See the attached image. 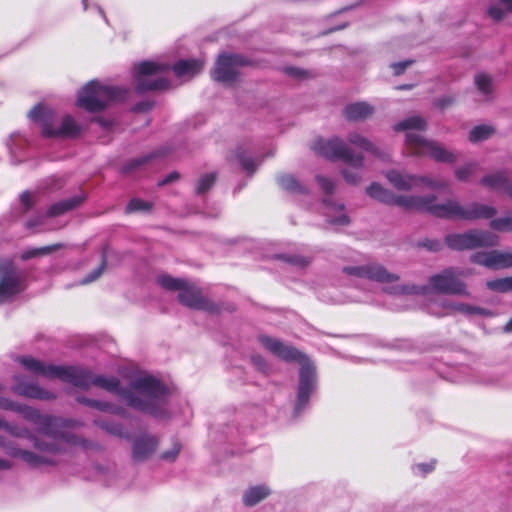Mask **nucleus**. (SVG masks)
I'll use <instances>...</instances> for the list:
<instances>
[{
  "label": "nucleus",
  "instance_id": "1",
  "mask_svg": "<svg viewBox=\"0 0 512 512\" xmlns=\"http://www.w3.org/2000/svg\"><path fill=\"white\" fill-rule=\"evenodd\" d=\"M19 361L36 375L59 378L83 389L94 385L108 392H116L130 407L153 415L160 414L166 401L167 389L151 376H139L128 389H119V381L115 377L95 375L83 368L46 365L32 357H22Z\"/></svg>",
  "mask_w": 512,
  "mask_h": 512
},
{
  "label": "nucleus",
  "instance_id": "2",
  "mask_svg": "<svg viewBox=\"0 0 512 512\" xmlns=\"http://www.w3.org/2000/svg\"><path fill=\"white\" fill-rule=\"evenodd\" d=\"M258 339L261 345L276 357L287 362L297 361L301 365L297 400L294 407L295 415H299L316 388L315 366L306 355L292 345L267 335H260Z\"/></svg>",
  "mask_w": 512,
  "mask_h": 512
},
{
  "label": "nucleus",
  "instance_id": "3",
  "mask_svg": "<svg viewBox=\"0 0 512 512\" xmlns=\"http://www.w3.org/2000/svg\"><path fill=\"white\" fill-rule=\"evenodd\" d=\"M0 428L14 437L27 438L33 442V451L14 447L8 449V454L11 457L22 460L32 468L57 465L60 456L64 454V448L58 442L48 441L39 436H34L26 428H18L2 419H0Z\"/></svg>",
  "mask_w": 512,
  "mask_h": 512
},
{
  "label": "nucleus",
  "instance_id": "4",
  "mask_svg": "<svg viewBox=\"0 0 512 512\" xmlns=\"http://www.w3.org/2000/svg\"><path fill=\"white\" fill-rule=\"evenodd\" d=\"M427 129V122L421 116L406 118L394 126L395 131H405V143L411 154L430 157L436 162L453 164L459 154L447 149L441 143L419 134Z\"/></svg>",
  "mask_w": 512,
  "mask_h": 512
},
{
  "label": "nucleus",
  "instance_id": "5",
  "mask_svg": "<svg viewBox=\"0 0 512 512\" xmlns=\"http://www.w3.org/2000/svg\"><path fill=\"white\" fill-rule=\"evenodd\" d=\"M469 274L468 270H456L448 268L438 274L432 275L426 285L413 283L396 284L385 288V292L391 295H427L438 293L446 295L470 296L466 283L462 280Z\"/></svg>",
  "mask_w": 512,
  "mask_h": 512
},
{
  "label": "nucleus",
  "instance_id": "6",
  "mask_svg": "<svg viewBox=\"0 0 512 512\" xmlns=\"http://www.w3.org/2000/svg\"><path fill=\"white\" fill-rule=\"evenodd\" d=\"M0 409L10 410L20 413L23 418L38 427V432L42 435L40 438L58 442L63 448L66 445H76L79 439L70 433L59 431L64 426V421L50 415L41 414L39 410L19 404L8 398L0 397ZM66 449H64V452Z\"/></svg>",
  "mask_w": 512,
  "mask_h": 512
},
{
  "label": "nucleus",
  "instance_id": "7",
  "mask_svg": "<svg viewBox=\"0 0 512 512\" xmlns=\"http://www.w3.org/2000/svg\"><path fill=\"white\" fill-rule=\"evenodd\" d=\"M313 149L327 158L344 161L348 165L342 169V175L346 182L353 185L359 183L364 157L362 154H355L344 140L339 137L329 140L321 139L314 143Z\"/></svg>",
  "mask_w": 512,
  "mask_h": 512
},
{
  "label": "nucleus",
  "instance_id": "8",
  "mask_svg": "<svg viewBox=\"0 0 512 512\" xmlns=\"http://www.w3.org/2000/svg\"><path fill=\"white\" fill-rule=\"evenodd\" d=\"M433 200L427 206V212L433 216L456 220L489 219L496 215L497 210L489 205L471 203L462 206L457 200L447 199L442 203L437 202V197L429 195Z\"/></svg>",
  "mask_w": 512,
  "mask_h": 512
},
{
  "label": "nucleus",
  "instance_id": "9",
  "mask_svg": "<svg viewBox=\"0 0 512 512\" xmlns=\"http://www.w3.org/2000/svg\"><path fill=\"white\" fill-rule=\"evenodd\" d=\"M157 283L165 290L178 292V301L184 306L209 312L217 310L215 304L206 298L201 289L190 281L175 278L168 274H161L157 277Z\"/></svg>",
  "mask_w": 512,
  "mask_h": 512
},
{
  "label": "nucleus",
  "instance_id": "10",
  "mask_svg": "<svg viewBox=\"0 0 512 512\" xmlns=\"http://www.w3.org/2000/svg\"><path fill=\"white\" fill-rule=\"evenodd\" d=\"M125 89L91 81L78 93L77 105L89 112L103 110L109 103L125 98Z\"/></svg>",
  "mask_w": 512,
  "mask_h": 512
},
{
  "label": "nucleus",
  "instance_id": "11",
  "mask_svg": "<svg viewBox=\"0 0 512 512\" xmlns=\"http://www.w3.org/2000/svg\"><path fill=\"white\" fill-rule=\"evenodd\" d=\"M29 117L41 124L42 134L47 137H75L82 128L71 116H65L60 128L53 127L54 112L44 106L37 105L30 112Z\"/></svg>",
  "mask_w": 512,
  "mask_h": 512
},
{
  "label": "nucleus",
  "instance_id": "12",
  "mask_svg": "<svg viewBox=\"0 0 512 512\" xmlns=\"http://www.w3.org/2000/svg\"><path fill=\"white\" fill-rule=\"evenodd\" d=\"M169 66L152 61H144L136 66V89L138 92L163 90L168 87V81L163 76Z\"/></svg>",
  "mask_w": 512,
  "mask_h": 512
},
{
  "label": "nucleus",
  "instance_id": "13",
  "mask_svg": "<svg viewBox=\"0 0 512 512\" xmlns=\"http://www.w3.org/2000/svg\"><path fill=\"white\" fill-rule=\"evenodd\" d=\"M445 242L453 250H466L495 246L498 243V237L489 231L470 230L462 234L447 235Z\"/></svg>",
  "mask_w": 512,
  "mask_h": 512
},
{
  "label": "nucleus",
  "instance_id": "14",
  "mask_svg": "<svg viewBox=\"0 0 512 512\" xmlns=\"http://www.w3.org/2000/svg\"><path fill=\"white\" fill-rule=\"evenodd\" d=\"M248 63V60L240 54H220L211 71V76L215 81L223 84H233L240 78L239 68Z\"/></svg>",
  "mask_w": 512,
  "mask_h": 512
},
{
  "label": "nucleus",
  "instance_id": "15",
  "mask_svg": "<svg viewBox=\"0 0 512 512\" xmlns=\"http://www.w3.org/2000/svg\"><path fill=\"white\" fill-rule=\"evenodd\" d=\"M343 272L350 276L387 284V287L396 285L400 280V276L398 274L389 272L380 263H368L359 266H346L343 268ZM385 288L386 286L383 288L384 291Z\"/></svg>",
  "mask_w": 512,
  "mask_h": 512
},
{
  "label": "nucleus",
  "instance_id": "16",
  "mask_svg": "<svg viewBox=\"0 0 512 512\" xmlns=\"http://www.w3.org/2000/svg\"><path fill=\"white\" fill-rule=\"evenodd\" d=\"M24 290L23 276L9 260L0 261V303Z\"/></svg>",
  "mask_w": 512,
  "mask_h": 512
},
{
  "label": "nucleus",
  "instance_id": "17",
  "mask_svg": "<svg viewBox=\"0 0 512 512\" xmlns=\"http://www.w3.org/2000/svg\"><path fill=\"white\" fill-rule=\"evenodd\" d=\"M14 380L16 383L12 386V391L17 395L38 400H52L56 398L53 392L45 390L35 383L26 382L20 375H15Z\"/></svg>",
  "mask_w": 512,
  "mask_h": 512
},
{
  "label": "nucleus",
  "instance_id": "18",
  "mask_svg": "<svg viewBox=\"0 0 512 512\" xmlns=\"http://www.w3.org/2000/svg\"><path fill=\"white\" fill-rule=\"evenodd\" d=\"M158 440L155 436L142 435L134 440L132 455L133 459L142 462L150 458L156 451Z\"/></svg>",
  "mask_w": 512,
  "mask_h": 512
},
{
  "label": "nucleus",
  "instance_id": "19",
  "mask_svg": "<svg viewBox=\"0 0 512 512\" xmlns=\"http://www.w3.org/2000/svg\"><path fill=\"white\" fill-rule=\"evenodd\" d=\"M429 195H396L394 194L392 205L403 208L407 211L427 212V206L432 201Z\"/></svg>",
  "mask_w": 512,
  "mask_h": 512
},
{
  "label": "nucleus",
  "instance_id": "20",
  "mask_svg": "<svg viewBox=\"0 0 512 512\" xmlns=\"http://www.w3.org/2000/svg\"><path fill=\"white\" fill-rule=\"evenodd\" d=\"M386 178L397 190L409 191L417 188V175L391 170L386 173Z\"/></svg>",
  "mask_w": 512,
  "mask_h": 512
},
{
  "label": "nucleus",
  "instance_id": "21",
  "mask_svg": "<svg viewBox=\"0 0 512 512\" xmlns=\"http://www.w3.org/2000/svg\"><path fill=\"white\" fill-rule=\"evenodd\" d=\"M442 307L447 309V314L457 312L463 314L465 316H474V315H482V316H492V313L489 310L484 308L470 305L467 303L455 302L446 300L442 303Z\"/></svg>",
  "mask_w": 512,
  "mask_h": 512
},
{
  "label": "nucleus",
  "instance_id": "22",
  "mask_svg": "<svg viewBox=\"0 0 512 512\" xmlns=\"http://www.w3.org/2000/svg\"><path fill=\"white\" fill-rule=\"evenodd\" d=\"M375 109L366 102H356L345 107L344 115L351 121H363L371 117Z\"/></svg>",
  "mask_w": 512,
  "mask_h": 512
},
{
  "label": "nucleus",
  "instance_id": "23",
  "mask_svg": "<svg viewBox=\"0 0 512 512\" xmlns=\"http://www.w3.org/2000/svg\"><path fill=\"white\" fill-rule=\"evenodd\" d=\"M271 494V489L265 484L247 488L242 496V502L246 507H253Z\"/></svg>",
  "mask_w": 512,
  "mask_h": 512
},
{
  "label": "nucleus",
  "instance_id": "24",
  "mask_svg": "<svg viewBox=\"0 0 512 512\" xmlns=\"http://www.w3.org/2000/svg\"><path fill=\"white\" fill-rule=\"evenodd\" d=\"M166 153L167 152L163 150H156L146 155H142L138 158L132 159L123 167V173L129 174L134 171L146 168L147 166L151 165L156 159H159Z\"/></svg>",
  "mask_w": 512,
  "mask_h": 512
},
{
  "label": "nucleus",
  "instance_id": "25",
  "mask_svg": "<svg viewBox=\"0 0 512 512\" xmlns=\"http://www.w3.org/2000/svg\"><path fill=\"white\" fill-rule=\"evenodd\" d=\"M84 200L85 196L81 194L57 202L48 209L47 216L54 217L62 215L80 206L84 202Z\"/></svg>",
  "mask_w": 512,
  "mask_h": 512
},
{
  "label": "nucleus",
  "instance_id": "26",
  "mask_svg": "<svg viewBox=\"0 0 512 512\" xmlns=\"http://www.w3.org/2000/svg\"><path fill=\"white\" fill-rule=\"evenodd\" d=\"M481 184L497 192L506 193L508 187L511 184V181L506 173L498 172L483 177L481 180Z\"/></svg>",
  "mask_w": 512,
  "mask_h": 512
},
{
  "label": "nucleus",
  "instance_id": "27",
  "mask_svg": "<svg viewBox=\"0 0 512 512\" xmlns=\"http://www.w3.org/2000/svg\"><path fill=\"white\" fill-rule=\"evenodd\" d=\"M200 60H180L173 66V71L178 77H192L202 69Z\"/></svg>",
  "mask_w": 512,
  "mask_h": 512
},
{
  "label": "nucleus",
  "instance_id": "28",
  "mask_svg": "<svg viewBox=\"0 0 512 512\" xmlns=\"http://www.w3.org/2000/svg\"><path fill=\"white\" fill-rule=\"evenodd\" d=\"M328 208L327 221L332 225L345 226L349 224V217L343 212V205H335L329 200H324Z\"/></svg>",
  "mask_w": 512,
  "mask_h": 512
},
{
  "label": "nucleus",
  "instance_id": "29",
  "mask_svg": "<svg viewBox=\"0 0 512 512\" xmlns=\"http://www.w3.org/2000/svg\"><path fill=\"white\" fill-rule=\"evenodd\" d=\"M348 142L351 145L361 148L364 151L370 152L377 157H381L380 149L372 143L368 138L364 137L358 132H352L348 136Z\"/></svg>",
  "mask_w": 512,
  "mask_h": 512
},
{
  "label": "nucleus",
  "instance_id": "30",
  "mask_svg": "<svg viewBox=\"0 0 512 512\" xmlns=\"http://www.w3.org/2000/svg\"><path fill=\"white\" fill-rule=\"evenodd\" d=\"M366 192L371 198L384 204L392 205L394 193L383 188L380 184L372 183L369 187H367Z\"/></svg>",
  "mask_w": 512,
  "mask_h": 512
},
{
  "label": "nucleus",
  "instance_id": "31",
  "mask_svg": "<svg viewBox=\"0 0 512 512\" xmlns=\"http://www.w3.org/2000/svg\"><path fill=\"white\" fill-rule=\"evenodd\" d=\"M425 186L431 190L445 191L449 184L444 178L431 175H417V188Z\"/></svg>",
  "mask_w": 512,
  "mask_h": 512
},
{
  "label": "nucleus",
  "instance_id": "32",
  "mask_svg": "<svg viewBox=\"0 0 512 512\" xmlns=\"http://www.w3.org/2000/svg\"><path fill=\"white\" fill-rule=\"evenodd\" d=\"M510 13H512V0H498V4L491 5L488 9L489 16L496 21L502 20Z\"/></svg>",
  "mask_w": 512,
  "mask_h": 512
},
{
  "label": "nucleus",
  "instance_id": "33",
  "mask_svg": "<svg viewBox=\"0 0 512 512\" xmlns=\"http://www.w3.org/2000/svg\"><path fill=\"white\" fill-rule=\"evenodd\" d=\"M278 183L281 188L295 194H304L307 189L298 182L292 175H281L278 177Z\"/></svg>",
  "mask_w": 512,
  "mask_h": 512
},
{
  "label": "nucleus",
  "instance_id": "34",
  "mask_svg": "<svg viewBox=\"0 0 512 512\" xmlns=\"http://www.w3.org/2000/svg\"><path fill=\"white\" fill-rule=\"evenodd\" d=\"M80 403H83L89 407L98 409L103 412H109L112 414H122V409L107 402H102L94 399L81 397L77 399Z\"/></svg>",
  "mask_w": 512,
  "mask_h": 512
},
{
  "label": "nucleus",
  "instance_id": "35",
  "mask_svg": "<svg viewBox=\"0 0 512 512\" xmlns=\"http://www.w3.org/2000/svg\"><path fill=\"white\" fill-rule=\"evenodd\" d=\"M80 403H83L89 407L98 409L103 412H109L112 414H122V409L107 402H102L94 399L81 397L77 399Z\"/></svg>",
  "mask_w": 512,
  "mask_h": 512
},
{
  "label": "nucleus",
  "instance_id": "36",
  "mask_svg": "<svg viewBox=\"0 0 512 512\" xmlns=\"http://www.w3.org/2000/svg\"><path fill=\"white\" fill-rule=\"evenodd\" d=\"M494 132V128L489 125L475 126L469 132V141L472 143L482 142L491 137L494 134Z\"/></svg>",
  "mask_w": 512,
  "mask_h": 512
},
{
  "label": "nucleus",
  "instance_id": "37",
  "mask_svg": "<svg viewBox=\"0 0 512 512\" xmlns=\"http://www.w3.org/2000/svg\"><path fill=\"white\" fill-rule=\"evenodd\" d=\"M478 168L479 164L477 162H469L457 167L454 170V175L457 180L461 182H467L477 172Z\"/></svg>",
  "mask_w": 512,
  "mask_h": 512
},
{
  "label": "nucleus",
  "instance_id": "38",
  "mask_svg": "<svg viewBox=\"0 0 512 512\" xmlns=\"http://www.w3.org/2000/svg\"><path fill=\"white\" fill-rule=\"evenodd\" d=\"M512 267V251L493 250V269Z\"/></svg>",
  "mask_w": 512,
  "mask_h": 512
},
{
  "label": "nucleus",
  "instance_id": "39",
  "mask_svg": "<svg viewBox=\"0 0 512 512\" xmlns=\"http://www.w3.org/2000/svg\"><path fill=\"white\" fill-rule=\"evenodd\" d=\"M486 286L488 289L495 291V292H500V293L510 292V291H512V276L487 281Z\"/></svg>",
  "mask_w": 512,
  "mask_h": 512
},
{
  "label": "nucleus",
  "instance_id": "40",
  "mask_svg": "<svg viewBox=\"0 0 512 512\" xmlns=\"http://www.w3.org/2000/svg\"><path fill=\"white\" fill-rule=\"evenodd\" d=\"M475 84L479 92L482 93L486 99H489L493 91L492 78L486 74H477L475 76Z\"/></svg>",
  "mask_w": 512,
  "mask_h": 512
},
{
  "label": "nucleus",
  "instance_id": "41",
  "mask_svg": "<svg viewBox=\"0 0 512 512\" xmlns=\"http://www.w3.org/2000/svg\"><path fill=\"white\" fill-rule=\"evenodd\" d=\"M490 227L500 232H512V216L493 219L490 222Z\"/></svg>",
  "mask_w": 512,
  "mask_h": 512
},
{
  "label": "nucleus",
  "instance_id": "42",
  "mask_svg": "<svg viewBox=\"0 0 512 512\" xmlns=\"http://www.w3.org/2000/svg\"><path fill=\"white\" fill-rule=\"evenodd\" d=\"M473 263L493 269V250L490 252H479L471 256Z\"/></svg>",
  "mask_w": 512,
  "mask_h": 512
},
{
  "label": "nucleus",
  "instance_id": "43",
  "mask_svg": "<svg viewBox=\"0 0 512 512\" xmlns=\"http://www.w3.org/2000/svg\"><path fill=\"white\" fill-rule=\"evenodd\" d=\"M98 426L107 432H109L112 435L118 436V437H126L127 433L125 432L124 428L120 424L116 423H109L105 421H97L96 422Z\"/></svg>",
  "mask_w": 512,
  "mask_h": 512
},
{
  "label": "nucleus",
  "instance_id": "44",
  "mask_svg": "<svg viewBox=\"0 0 512 512\" xmlns=\"http://www.w3.org/2000/svg\"><path fill=\"white\" fill-rule=\"evenodd\" d=\"M215 180H216V175L214 173H209V174L203 175L199 179V182L197 185V193L203 194V193L207 192L212 187Z\"/></svg>",
  "mask_w": 512,
  "mask_h": 512
},
{
  "label": "nucleus",
  "instance_id": "45",
  "mask_svg": "<svg viewBox=\"0 0 512 512\" xmlns=\"http://www.w3.org/2000/svg\"><path fill=\"white\" fill-rule=\"evenodd\" d=\"M151 208V204L148 203V202H145L141 199H132L127 207H126V212L127 213H131V212H138V211H148L150 210Z\"/></svg>",
  "mask_w": 512,
  "mask_h": 512
},
{
  "label": "nucleus",
  "instance_id": "46",
  "mask_svg": "<svg viewBox=\"0 0 512 512\" xmlns=\"http://www.w3.org/2000/svg\"><path fill=\"white\" fill-rule=\"evenodd\" d=\"M280 257L287 261L289 264L300 268H304L310 263V259L300 255H285Z\"/></svg>",
  "mask_w": 512,
  "mask_h": 512
},
{
  "label": "nucleus",
  "instance_id": "47",
  "mask_svg": "<svg viewBox=\"0 0 512 512\" xmlns=\"http://www.w3.org/2000/svg\"><path fill=\"white\" fill-rule=\"evenodd\" d=\"M237 158L245 170H247L248 172H251V173H253L255 171L256 165H255L254 161L250 157L245 155V153L243 151L237 152Z\"/></svg>",
  "mask_w": 512,
  "mask_h": 512
},
{
  "label": "nucleus",
  "instance_id": "48",
  "mask_svg": "<svg viewBox=\"0 0 512 512\" xmlns=\"http://www.w3.org/2000/svg\"><path fill=\"white\" fill-rule=\"evenodd\" d=\"M180 450L181 445L179 443H174L173 446L169 450L163 452L160 457L164 461L173 462L178 457Z\"/></svg>",
  "mask_w": 512,
  "mask_h": 512
},
{
  "label": "nucleus",
  "instance_id": "49",
  "mask_svg": "<svg viewBox=\"0 0 512 512\" xmlns=\"http://www.w3.org/2000/svg\"><path fill=\"white\" fill-rule=\"evenodd\" d=\"M317 181L325 193H327V194L333 193L334 183L330 179L323 177V176H318Z\"/></svg>",
  "mask_w": 512,
  "mask_h": 512
},
{
  "label": "nucleus",
  "instance_id": "50",
  "mask_svg": "<svg viewBox=\"0 0 512 512\" xmlns=\"http://www.w3.org/2000/svg\"><path fill=\"white\" fill-rule=\"evenodd\" d=\"M251 360H252V363L255 365V367H256L258 370H260V371H262V372H264V373H266V372H267V370H268V365H267V363H266L265 359H264L262 356H260V355H254V356H252Z\"/></svg>",
  "mask_w": 512,
  "mask_h": 512
},
{
  "label": "nucleus",
  "instance_id": "51",
  "mask_svg": "<svg viewBox=\"0 0 512 512\" xmlns=\"http://www.w3.org/2000/svg\"><path fill=\"white\" fill-rule=\"evenodd\" d=\"M20 201L25 212L28 211L33 205L32 195L28 191H25L20 195Z\"/></svg>",
  "mask_w": 512,
  "mask_h": 512
},
{
  "label": "nucleus",
  "instance_id": "52",
  "mask_svg": "<svg viewBox=\"0 0 512 512\" xmlns=\"http://www.w3.org/2000/svg\"><path fill=\"white\" fill-rule=\"evenodd\" d=\"M105 265H106V262L103 259L100 267L98 269H96L92 274L87 276L84 280H82V283L83 284L90 283V282L94 281L95 279H97L102 274V272L105 268Z\"/></svg>",
  "mask_w": 512,
  "mask_h": 512
},
{
  "label": "nucleus",
  "instance_id": "53",
  "mask_svg": "<svg viewBox=\"0 0 512 512\" xmlns=\"http://www.w3.org/2000/svg\"><path fill=\"white\" fill-rule=\"evenodd\" d=\"M455 99L452 96H445L435 101V105L440 109H445L454 103Z\"/></svg>",
  "mask_w": 512,
  "mask_h": 512
},
{
  "label": "nucleus",
  "instance_id": "54",
  "mask_svg": "<svg viewBox=\"0 0 512 512\" xmlns=\"http://www.w3.org/2000/svg\"><path fill=\"white\" fill-rule=\"evenodd\" d=\"M179 178H180V175H179L178 172H176V171L171 172L164 179L159 181V185L163 186V185H167V184L173 183V182L177 181Z\"/></svg>",
  "mask_w": 512,
  "mask_h": 512
},
{
  "label": "nucleus",
  "instance_id": "55",
  "mask_svg": "<svg viewBox=\"0 0 512 512\" xmlns=\"http://www.w3.org/2000/svg\"><path fill=\"white\" fill-rule=\"evenodd\" d=\"M61 247H62L61 244H55V245H49V246L37 248L38 256L49 254Z\"/></svg>",
  "mask_w": 512,
  "mask_h": 512
},
{
  "label": "nucleus",
  "instance_id": "56",
  "mask_svg": "<svg viewBox=\"0 0 512 512\" xmlns=\"http://www.w3.org/2000/svg\"><path fill=\"white\" fill-rule=\"evenodd\" d=\"M415 469H417L420 473L425 475L434 469V462L417 464L415 466Z\"/></svg>",
  "mask_w": 512,
  "mask_h": 512
},
{
  "label": "nucleus",
  "instance_id": "57",
  "mask_svg": "<svg viewBox=\"0 0 512 512\" xmlns=\"http://www.w3.org/2000/svg\"><path fill=\"white\" fill-rule=\"evenodd\" d=\"M411 64L410 61H404V62H399V63H394L392 65V68L394 69V74L395 75H400L401 73H403V71Z\"/></svg>",
  "mask_w": 512,
  "mask_h": 512
},
{
  "label": "nucleus",
  "instance_id": "58",
  "mask_svg": "<svg viewBox=\"0 0 512 512\" xmlns=\"http://www.w3.org/2000/svg\"><path fill=\"white\" fill-rule=\"evenodd\" d=\"M423 246L431 251H438L441 245L437 241L427 240L423 243Z\"/></svg>",
  "mask_w": 512,
  "mask_h": 512
},
{
  "label": "nucleus",
  "instance_id": "59",
  "mask_svg": "<svg viewBox=\"0 0 512 512\" xmlns=\"http://www.w3.org/2000/svg\"><path fill=\"white\" fill-rule=\"evenodd\" d=\"M286 72L294 77H303L305 72L299 68L296 67H289L286 69Z\"/></svg>",
  "mask_w": 512,
  "mask_h": 512
},
{
  "label": "nucleus",
  "instance_id": "60",
  "mask_svg": "<svg viewBox=\"0 0 512 512\" xmlns=\"http://www.w3.org/2000/svg\"><path fill=\"white\" fill-rule=\"evenodd\" d=\"M95 121L104 129H108L112 125V122L105 118H96Z\"/></svg>",
  "mask_w": 512,
  "mask_h": 512
},
{
  "label": "nucleus",
  "instance_id": "61",
  "mask_svg": "<svg viewBox=\"0 0 512 512\" xmlns=\"http://www.w3.org/2000/svg\"><path fill=\"white\" fill-rule=\"evenodd\" d=\"M37 256H38V252H37V248H35V249H31V250L24 252L22 254V259L27 260V259L37 257Z\"/></svg>",
  "mask_w": 512,
  "mask_h": 512
},
{
  "label": "nucleus",
  "instance_id": "62",
  "mask_svg": "<svg viewBox=\"0 0 512 512\" xmlns=\"http://www.w3.org/2000/svg\"><path fill=\"white\" fill-rule=\"evenodd\" d=\"M11 467L12 464L8 460L0 458V471L9 470Z\"/></svg>",
  "mask_w": 512,
  "mask_h": 512
},
{
  "label": "nucleus",
  "instance_id": "63",
  "mask_svg": "<svg viewBox=\"0 0 512 512\" xmlns=\"http://www.w3.org/2000/svg\"><path fill=\"white\" fill-rule=\"evenodd\" d=\"M503 331L506 333L512 332V318L508 321V323L503 327Z\"/></svg>",
  "mask_w": 512,
  "mask_h": 512
},
{
  "label": "nucleus",
  "instance_id": "64",
  "mask_svg": "<svg viewBox=\"0 0 512 512\" xmlns=\"http://www.w3.org/2000/svg\"><path fill=\"white\" fill-rule=\"evenodd\" d=\"M505 194H507L512 199V182H511L510 186L508 187Z\"/></svg>",
  "mask_w": 512,
  "mask_h": 512
}]
</instances>
